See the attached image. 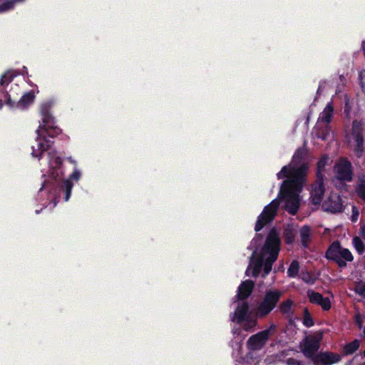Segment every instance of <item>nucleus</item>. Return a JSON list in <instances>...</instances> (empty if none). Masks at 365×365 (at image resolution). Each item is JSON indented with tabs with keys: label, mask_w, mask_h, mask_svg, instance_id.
I'll return each instance as SVG.
<instances>
[{
	"label": "nucleus",
	"mask_w": 365,
	"mask_h": 365,
	"mask_svg": "<svg viewBox=\"0 0 365 365\" xmlns=\"http://www.w3.org/2000/svg\"><path fill=\"white\" fill-rule=\"evenodd\" d=\"M54 104V100L49 99L43 102L40 106L41 120L36 130V137L31 146V154L38 161L46 157L48 164L47 175L51 180H62L61 190L63 193L64 200L68 202L74 184L78 182L82 178L83 170L78 166L77 160L69 157L68 160L73 165V170L68 178L63 179L65 175L63 158L58 151L53 148V141L50 139L55 138L61 132L59 128L56 126L55 118L51 112Z\"/></svg>",
	"instance_id": "1"
},
{
	"label": "nucleus",
	"mask_w": 365,
	"mask_h": 365,
	"mask_svg": "<svg viewBox=\"0 0 365 365\" xmlns=\"http://www.w3.org/2000/svg\"><path fill=\"white\" fill-rule=\"evenodd\" d=\"M304 148H299L294 153L291 162L284 166L277 174L278 179H285L280 188V200L284 209L290 214H295L301 203L299 193L306 182L308 164L304 161Z\"/></svg>",
	"instance_id": "2"
},
{
	"label": "nucleus",
	"mask_w": 365,
	"mask_h": 365,
	"mask_svg": "<svg viewBox=\"0 0 365 365\" xmlns=\"http://www.w3.org/2000/svg\"><path fill=\"white\" fill-rule=\"evenodd\" d=\"M261 237L257 235L250 244L251 249L254 250L249 266L246 270L248 276H256L262 267L264 274H267L272 269V264L277 259L281 247L279 233L275 230H270L263 246L258 249Z\"/></svg>",
	"instance_id": "3"
},
{
	"label": "nucleus",
	"mask_w": 365,
	"mask_h": 365,
	"mask_svg": "<svg viewBox=\"0 0 365 365\" xmlns=\"http://www.w3.org/2000/svg\"><path fill=\"white\" fill-rule=\"evenodd\" d=\"M24 84V82L19 80L14 71H8L1 76L0 78V108L3 103H5L11 108L24 109L34 102L36 93L34 91L25 93L19 98Z\"/></svg>",
	"instance_id": "4"
},
{
	"label": "nucleus",
	"mask_w": 365,
	"mask_h": 365,
	"mask_svg": "<svg viewBox=\"0 0 365 365\" xmlns=\"http://www.w3.org/2000/svg\"><path fill=\"white\" fill-rule=\"evenodd\" d=\"M259 317L256 312L250 309L249 304L245 301H240L230 318L231 322L239 325L240 327H233L232 334L237 338L235 347H234L233 356L237 357L242 347V341L245 336H241L242 330L245 331H253L257 326V318Z\"/></svg>",
	"instance_id": "5"
},
{
	"label": "nucleus",
	"mask_w": 365,
	"mask_h": 365,
	"mask_svg": "<svg viewBox=\"0 0 365 365\" xmlns=\"http://www.w3.org/2000/svg\"><path fill=\"white\" fill-rule=\"evenodd\" d=\"M322 339V333L316 332L307 336L301 344L304 354L311 358L314 365H331L340 361L341 356L331 352L321 353L315 355L319 348V342Z\"/></svg>",
	"instance_id": "6"
},
{
	"label": "nucleus",
	"mask_w": 365,
	"mask_h": 365,
	"mask_svg": "<svg viewBox=\"0 0 365 365\" xmlns=\"http://www.w3.org/2000/svg\"><path fill=\"white\" fill-rule=\"evenodd\" d=\"M329 158L323 156L317 163V181L312 185L311 190V200L314 205H319L322 201V197L324 194V188L322 178V172L328 164Z\"/></svg>",
	"instance_id": "7"
},
{
	"label": "nucleus",
	"mask_w": 365,
	"mask_h": 365,
	"mask_svg": "<svg viewBox=\"0 0 365 365\" xmlns=\"http://www.w3.org/2000/svg\"><path fill=\"white\" fill-rule=\"evenodd\" d=\"M275 331V326L272 324L268 329L252 335L247 341V347L249 351H258L266 344L269 337Z\"/></svg>",
	"instance_id": "8"
},
{
	"label": "nucleus",
	"mask_w": 365,
	"mask_h": 365,
	"mask_svg": "<svg viewBox=\"0 0 365 365\" xmlns=\"http://www.w3.org/2000/svg\"><path fill=\"white\" fill-rule=\"evenodd\" d=\"M327 257L329 259L336 261L340 267H344L346 262L353 259L350 251L346 248H342L338 242H334L327 252Z\"/></svg>",
	"instance_id": "9"
},
{
	"label": "nucleus",
	"mask_w": 365,
	"mask_h": 365,
	"mask_svg": "<svg viewBox=\"0 0 365 365\" xmlns=\"http://www.w3.org/2000/svg\"><path fill=\"white\" fill-rule=\"evenodd\" d=\"M282 292L278 290H269L266 292L262 302L258 305L257 314L259 317L267 316L276 306Z\"/></svg>",
	"instance_id": "10"
},
{
	"label": "nucleus",
	"mask_w": 365,
	"mask_h": 365,
	"mask_svg": "<svg viewBox=\"0 0 365 365\" xmlns=\"http://www.w3.org/2000/svg\"><path fill=\"white\" fill-rule=\"evenodd\" d=\"M279 201L273 200L268 205L265 206L261 214L258 216L255 230L256 232L261 230L267 223L272 221L278 210Z\"/></svg>",
	"instance_id": "11"
},
{
	"label": "nucleus",
	"mask_w": 365,
	"mask_h": 365,
	"mask_svg": "<svg viewBox=\"0 0 365 365\" xmlns=\"http://www.w3.org/2000/svg\"><path fill=\"white\" fill-rule=\"evenodd\" d=\"M350 146L356 157L360 158L364 153L363 123L354 120L352 124V140Z\"/></svg>",
	"instance_id": "12"
},
{
	"label": "nucleus",
	"mask_w": 365,
	"mask_h": 365,
	"mask_svg": "<svg viewBox=\"0 0 365 365\" xmlns=\"http://www.w3.org/2000/svg\"><path fill=\"white\" fill-rule=\"evenodd\" d=\"M334 169L339 179L348 181L351 180V164L346 159H340L336 163Z\"/></svg>",
	"instance_id": "13"
},
{
	"label": "nucleus",
	"mask_w": 365,
	"mask_h": 365,
	"mask_svg": "<svg viewBox=\"0 0 365 365\" xmlns=\"http://www.w3.org/2000/svg\"><path fill=\"white\" fill-rule=\"evenodd\" d=\"M322 207L324 210L333 213L340 212L342 209V202L339 194L331 192L322 204Z\"/></svg>",
	"instance_id": "14"
},
{
	"label": "nucleus",
	"mask_w": 365,
	"mask_h": 365,
	"mask_svg": "<svg viewBox=\"0 0 365 365\" xmlns=\"http://www.w3.org/2000/svg\"><path fill=\"white\" fill-rule=\"evenodd\" d=\"M307 296L310 302L320 306L324 310L327 311L331 308L329 297H324L321 294L314 291H308Z\"/></svg>",
	"instance_id": "15"
},
{
	"label": "nucleus",
	"mask_w": 365,
	"mask_h": 365,
	"mask_svg": "<svg viewBox=\"0 0 365 365\" xmlns=\"http://www.w3.org/2000/svg\"><path fill=\"white\" fill-rule=\"evenodd\" d=\"M254 286V282L250 280H245L242 282L238 287L236 297L239 299H245L247 298L251 294Z\"/></svg>",
	"instance_id": "16"
},
{
	"label": "nucleus",
	"mask_w": 365,
	"mask_h": 365,
	"mask_svg": "<svg viewBox=\"0 0 365 365\" xmlns=\"http://www.w3.org/2000/svg\"><path fill=\"white\" fill-rule=\"evenodd\" d=\"M334 108L331 103H329L323 111L319 114L318 120L317 124H318V128L321 126V125H328V124L331 122L332 116H333Z\"/></svg>",
	"instance_id": "17"
},
{
	"label": "nucleus",
	"mask_w": 365,
	"mask_h": 365,
	"mask_svg": "<svg viewBox=\"0 0 365 365\" xmlns=\"http://www.w3.org/2000/svg\"><path fill=\"white\" fill-rule=\"evenodd\" d=\"M313 134L318 138H321L323 140H327L330 135V129L328 125H321L318 128V124L316 125Z\"/></svg>",
	"instance_id": "18"
},
{
	"label": "nucleus",
	"mask_w": 365,
	"mask_h": 365,
	"mask_svg": "<svg viewBox=\"0 0 365 365\" xmlns=\"http://www.w3.org/2000/svg\"><path fill=\"white\" fill-rule=\"evenodd\" d=\"M26 0H0V13L12 9L16 4L22 3Z\"/></svg>",
	"instance_id": "19"
},
{
	"label": "nucleus",
	"mask_w": 365,
	"mask_h": 365,
	"mask_svg": "<svg viewBox=\"0 0 365 365\" xmlns=\"http://www.w3.org/2000/svg\"><path fill=\"white\" fill-rule=\"evenodd\" d=\"M356 192L357 195L365 201V177H361L359 179L358 184L356 186Z\"/></svg>",
	"instance_id": "20"
},
{
	"label": "nucleus",
	"mask_w": 365,
	"mask_h": 365,
	"mask_svg": "<svg viewBox=\"0 0 365 365\" xmlns=\"http://www.w3.org/2000/svg\"><path fill=\"white\" fill-rule=\"evenodd\" d=\"M294 231L295 228L290 225H288L284 232L285 240L287 243H292L294 239Z\"/></svg>",
	"instance_id": "21"
},
{
	"label": "nucleus",
	"mask_w": 365,
	"mask_h": 365,
	"mask_svg": "<svg viewBox=\"0 0 365 365\" xmlns=\"http://www.w3.org/2000/svg\"><path fill=\"white\" fill-rule=\"evenodd\" d=\"M359 346V341L354 340V341L346 344L344 348V352L346 354H351L354 352Z\"/></svg>",
	"instance_id": "22"
},
{
	"label": "nucleus",
	"mask_w": 365,
	"mask_h": 365,
	"mask_svg": "<svg viewBox=\"0 0 365 365\" xmlns=\"http://www.w3.org/2000/svg\"><path fill=\"white\" fill-rule=\"evenodd\" d=\"M310 235V229L308 226H304L300 230L302 242L304 246L307 245Z\"/></svg>",
	"instance_id": "23"
},
{
	"label": "nucleus",
	"mask_w": 365,
	"mask_h": 365,
	"mask_svg": "<svg viewBox=\"0 0 365 365\" xmlns=\"http://www.w3.org/2000/svg\"><path fill=\"white\" fill-rule=\"evenodd\" d=\"M299 272V264L297 261H293L287 271L289 276L290 277H296Z\"/></svg>",
	"instance_id": "24"
},
{
	"label": "nucleus",
	"mask_w": 365,
	"mask_h": 365,
	"mask_svg": "<svg viewBox=\"0 0 365 365\" xmlns=\"http://www.w3.org/2000/svg\"><path fill=\"white\" fill-rule=\"evenodd\" d=\"M292 305V301L290 299H287L280 305V310L284 314H289L291 312Z\"/></svg>",
	"instance_id": "25"
},
{
	"label": "nucleus",
	"mask_w": 365,
	"mask_h": 365,
	"mask_svg": "<svg viewBox=\"0 0 365 365\" xmlns=\"http://www.w3.org/2000/svg\"><path fill=\"white\" fill-rule=\"evenodd\" d=\"M303 323L306 327H312L314 324L313 319L307 309H304Z\"/></svg>",
	"instance_id": "26"
},
{
	"label": "nucleus",
	"mask_w": 365,
	"mask_h": 365,
	"mask_svg": "<svg viewBox=\"0 0 365 365\" xmlns=\"http://www.w3.org/2000/svg\"><path fill=\"white\" fill-rule=\"evenodd\" d=\"M353 244L358 252L362 253L364 251L363 242L359 237H354L353 240Z\"/></svg>",
	"instance_id": "27"
},
{
	"label": "nucleus",
	"mask_w": 365,
	"mask_h": 365,
	"mask_svg": "<svg viewBox=\"0 0 365 365\" xmlns=\"http://www.w3.org/2000/svg\"><path fill=\"white\" fill-rule=\"evenodd\" d=\"M355 290L359 294L365 297V284H363V283L357 284L356 285Z\"/></svg>",
	"instance_id": "28"
},
{
	"label": "nucleus",
	"mask_w": 365,
	"mask_h": 365,
	"mask_svg": "<svg viewBox=\"0 0 365 365\" xmlns=\"http://www.w3.org/2000/svg\"><path fill=\"white\" fill-rule=\"evenodd\" d=\"M364 315L358 314L356 316V318H355L356 323L357 324V325L359 326V327L360 329L362 327V324L364 323Z\"/></svg>",
	"instance_id": "29"
},
{
	"label": "nucleus",
	"mask_w": 365,
	"mask_h": 365,
	"mask_svg": "<svg viewBox=\"0 0 365 365\" xmlns=\"http://www.w3.org/2000/svg\"><path fill=\"white\" fill-rule=\"evenodd\" d=\"M287 365H304L303 363L294 359H288L287 360Z\"/></svg>",
	"instance_id": "30"
},
{
	"label": "nucleus",
	"mask_w": 365,
	"mask_h": 365,
	"mask_svg": "<svg viewBox=\"0 0 365 365\" xmlns=\"http://www.w3.org/2000/svg\"><path fill=\"white\" fill-rule=\"evenodd\" d=\"M344 99H345V111L346 113H348L351 109V106L349 104V99H348V97L346 95H344Z\"/></svg>",
	"instance_id": "31"
},
{
	"label": "nucleus",
	"mask_w": 365,
	"mask_h": 365,
	"mask_svg": "<svg viewBox=\"0 0 365 365\" xmlns=\"http://www.w3.org/2000/svg\"><path fill=\"white\" fill-rule=\"evenodd\" d=\"M359 79L361 81V87L362 91L364 93H365V82L363 81V73H361L359 74Z\"/></svg>",
	"instance_id": "32"
},
{
	"label": "nucleus",
	"mask_w": 365,
	"mask_h": 365,
	"mask_svg": "<svg viewBox=\"0 0 365 365\" xmlns=\"http://www.w3.org/2000/svg\"><path fill=\"white\" fill-rule=\"evenodd\" d=\"M358 215H359V212L357 210H355V209L354 208L353 209V215L351 216V220L353 222H355L357 220Z\"/></svg>",
	"instance_id": "33"
},
{
	"label": "nucleus",
	"mask_w": 365,
	"mask_h": 365,
	"mask_svg": "<svg viewBox=\"0 0 365 365\" xmlns=\"http://www.w3.org/2000/svg\"><path fill=\"white\" fill-rule=\"evenodd\" d=\"M361 235L365 237V227L361 228Z\"/></svg>",
	"instance_id": "34"
},
{
	"label": "nucleus",
	"mask_w": 365,
	"mask_h": 365,
	"mask_svg": "<svg viewBox=\"0 0 365 365\" xmlns=\"http://www.w3.org/2000/svg\"><path fill=\"white\" fill-rule=\"evenodd\" d=\"M46 187V182L44 181L43 183L42 187Z\"/></svg>",
	"instance_id": "35"
},
{
	"label": "nucleus",
	"mask_w": 365,
	"mask_h": 365,
	"mask_svg": "<svg viewBox=\"0 0 365 365\" xmlns=\"http://www.w3.org/2000/svg\"><path fill=\"white\" fill-rule=\"evenodd\" d=\"M56 205V202H54V204H53V207H54Z\"/></svg>",
	"instance_id": "36"
},
{
	"label": "nucleus",
	"mask_w": 365,
	"mask_h": 365,
	"mask_svg": "<svg viewBox=\"0 0 365 365\" xmlns=\"http://www.w3.org/2000/svg\"><path fill=\"white\" fill-rule=\"evenodd\" d=\"M364 356H365V351H364Z\"/></svg>",
	"instance_id": "37"
},
{
	"label": "nucleus",
	"mask_w": 365,
	"mask_h": 365,
	"mask_svg": "<svg viewBox=\"0 0 365 365\" xmlns=\"http://www.w3.org/2000/svg\"><path fill=\"white\" fill-rule=\"evenodd\" d=\"M364 365H365V364H364Z\"/></svg>",
	"instance_id": "38"
}]
</instances>
